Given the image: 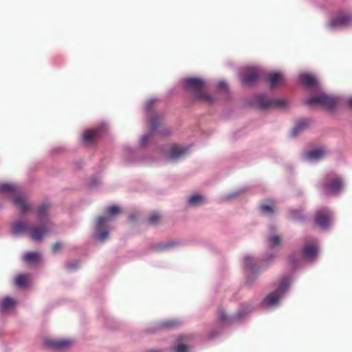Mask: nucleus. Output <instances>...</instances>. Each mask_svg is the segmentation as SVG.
<instances>
[{
	"mask_svg": "<svg viewBox=\"0 0 352 352\" xmlns=\"http://www.w3.org/2000/svg\"><path fill=\"white\" fill-rule=\"evenodd\" d=\"M49 206L43 204L36 212L38 219L37 225H32L23 221L12 223V230L14 234H27L35 241H41L51 229V223L48 218Z\"/></svg>",
	"mask_w": 352,
	"mask_h": 352,
	"instance_id": "f257e3e1",
	"label": "nucleus"
},
{
	"mask_svg": "<svg viewBox=\"0 0 352 352\" xmlns=\"http://www.w3.org/2000/svg\"><path fill=\"white\" fill-rule=\"evenodd\" d=\"M184 87L186 89L192 91L197 99L207 102L212 101V97L204 92L205 82L202 79L197 78H187L184 80Z\"/></svg>",
	"mask_w": 352,
	"mask_h": 352,
	"instance_id": "f03ea898",
	"label": "nucleus"
},
{
	"mask_svg": "<svg viewBox=\"0 0 352 352\" xmlns=\"http://www.w3.org/2000/svg\"><path fill=\"white\" fill-rule=\"evenodd\" d=\"M290 284V280L284 277L280 279L279 284L275 291L269 294L264 299V302L267 306H274L276 305L281 296L286 292L287 289L289 288Z\"/></svg>",
	"mask_w": 352,
	"mask_h": 352,
	"instance_id": "7ed1b4c3",
	"label": "nucleus"
},
{
	"mask_svg": "<svg viewBox=\"0 0 352 352\" xmlns=\"http://www.w3.org/2000/svg\"><path fill=\"white\" fill-rule=\"evenodd\" d=\"M305 103L308 105L320 104L328 109H333L337 103L338 99L326 94L315 95L307 98Z\"/></svg>",
	"mask_w": 352,
	"mask_h": 352,
	"instance_id": "20e7f679",
	"label": "nucleus"
},
{
	"mask_svg": "<svg viewBox=\"0 0 352 352\" xmlns=\"http://www.w3.org/2000/svg\"><path fill=\"white\" fill-rule=\"evenodd\" d=\"M343 188V182L338 176L328 175L321 184V188L327 193H338Z\"/></svg>",
	"mask_w": 352,
	"mask_h": 352,
	"instance_id": "39448f33",
	"label": "nucleus"
},
{
	"mask_svg": "<svg viewBox=\"0 0 352 352\" xmlns=\"http://www.w3.org/2000/svg\"><path fill=\"white\" fill-rule=\"evenodd\" d=\"M109 220L107 216H100L96 219V232L98 239L101 241H105L109 237V230L107 224Z\"/></svg>",
	"mask_w": 352,
	"mask_h": 352,
	"instance_id": "423d86ee",
	"label": "nucleus"
},
{
	"mask_svg": "<svg viewBox=\"0 0 352 352\" xmlns=\"http://www.w3.org/2000/svg\"><path fill=\"white\" fill-rule=\"evenodd\" d=\"M256 103L258 106L262 109H265L268 108H276L283 107L285 104V101L284 100L279 99H268L264 95H259L256 98Z\"/></svg>",
	"mask_w": 352,
	"mask_h": 352,
	"instance_id": "0eeeda50",
	"label": "nucleus"
},
{
	"mask_svg": "<svg viewBox=\"0 0 352 352\" xmlns=\"http://www.w3.org/2000/svg\"><path fill=\"white\" fill-rule=\"evenodd\" d=\"M331 220L330 211L327 208L318 210L315 215L314 223L322 229L327 228Z\"/></svg>",
	"mask_w": 352,
	"mask_h": 352,
	"instance_id": "6e6552de",
	"label": "nucleus"
},
{
	"mask_svg": "<svg viewBox=\"0 0 352 352\" xmlns=\"http://www.w3.org/2000/svg\"><path fill=\"white\" fill-rule=\"evenodd\" d=\"M261 72L256 68H248L241 76V82L246 85H253L260 77Z\"/></svg>",
	"mask_w": 352,
	"mask_h": 352,
	"instance_id": "1a4fd4ad",
	"label": "nucleus"
},
{
	"mask_svg": "<svg viewBox=\"0 0 352 352\" xmlns=\"http://www.w3.org/2000/svg\"><path fill=\"white\" fill-rule=\"evenodd\" d=\"M72 344L73 341L68 339L56 340L47 338L44 340L45 346L54 350L66 349L71 346Z\"/></svg>",
	"mask_w": 352,
	"mask_h": 352,
	"instance_id": "9d476101",
	"label": "nucleus"
},
{
	"mask_svg": "<svg viewBox=\"0 0 352 352\" xmlns=\"http://www.w3.org/2000/svg\"><path fill=\"white\" fill-rule=\"evenodd\" d=\"M352 22V16L346 13H339L334 16L330 21L329 25L331 28H336L339 26H346Z\"/></svg>",
	"mask_w": 352,
	"mask_h": 352,
	"instance_id": "9b49d317",
	"label": "nucleus"
},
{
	"mask_svg": "<svg viewBox=\"0 0 352 352\" xmlns=\"http://www.w3.org/2000/svg\"><path fill=\"white\" fill-rule=\"evenodd\" d=\"M0 192L13 196L12 198H21L19 193V188L13 183H1L0 184Z\"/></svg>",
	"mask_w": 352,
	"mask_h": 352,
	"instance_id": "f8f14e48",
	"label": "nucleus"
},
{
	"mask_svg": "<svg viewBox=\"0 0 352 352\" xmlns=\"http://www.w3.org/2000/svg\"><path fill=\"white\" fill-rule=\"evenodd\" d=\"M326 153V149L324 147H320L306 153L305 157L308 160L316 161L323 157Z\"/></svg>",
	"mask_w": 352,
	"mask_h": 352,
	"instance_id": "ddd939ff",
	"label": "nucleus"
},
{
	"mask_svg": "<svg viewBox=\"0 0 352 352\" xmlns=\"http://www.w3.org/2000/svg\"><path fill=\"white\" fill-rule=\"evenodd\" d=\"M12 204L21 214L33 211L32 207L27 203V199H12Z\"/></svg>",
	"mask_w": 352,
	"mask_h": 352,
	"instance_id": "4468645a",
	"label": "nucleus"
},
{
	"mask_svg": "<svg viewBox=\"0 0 352 352\" xmlns=\"http://www.w3.org/2000/svg\"><path fill=\"white\" fill-rule=\"evenodd\" d=\"M99 129H92L85 131L82 135V140L87 144H93L99 137Z\"/></svg>",
	"mask_w": 352,
	"mask_h": 352,
	"instance_id": "2eb2a0df",
	"label": "nucleus"
},
{
	"mask_svg": "<svg viewBox=\"0 0 352 352\" xmlns=\"http://www.w3.org/2000/svg\"><path fill=\"white\" fill-rule=\"evenodd\" d=\"M267 81L270 86L274 87L284 82V76L280 72H272L267 75Z\"/></svg>",
	"mask_w": 352,
	"mask_h": 352,
	"instance_id": "dca6fc26",
	"label": "nucleus"
},
{
	"mask_svg": "<svg viewBox=\"0 0 352 352\" xmlns=\"http://www.w3.org/2000/svg\"><path fill=\"white\" fill-rule=\"evenodd\" d=\"M318 252V247L316 245H306L302 250V255L307 259H314Z\"/></svg>",
	"mask_w": 352,
	"mask_h": 352,
	"instance_id": "f3484780",
	"label": "nucleus"
},
{
	"mask_svg": "<svg viewBox=\"0 0 352 352\" xmlns=\"http://www.w3.org/2000/svg\"><path fill=\"white\" fill-rule=\"evenodd\" d=\"M23 259L28 264L36 265L41 262V256L37 252H29L24 254Z\"/></svg>",
	"mask_w": 352,
	"mask_h": 352,
	"instance_id": "a211bd4d",
	"label": "nucleus"
},
{
	"mask_svg": "<svg viewBox=\"0 0 352 352\" xmlns=\"http://www.w3.org/2000/svg\"><path fill=\"white\" fill-rule=\"evenodd\" d=\"M188 150L185 148L179 146H174L170 152V157L173 160H177L182 156L186 155Z\"/></svg>",
	"mask_w": 352,
	"mask_h": 352,
	"instance_id": "6ab92c4d",
	"label": "nucleus"
},
{
	"mask_svg": "<svg viewBox=\"0 0 352 352\" xmlns=\"http://www.w3.org/2000/svg\"><path fill=\"white\" fill-rule=\"evenodd\" d=\"M162 216L157 212L151 213L145 220L147 225L150 226H156L160 223Z\"/></svg>",
	"mask_w": 352,
	"mask_h": 352,
	"instance_id": "aec40b11",
	"label": "nucleus"
},
{
	"mask_svg": "<svg viewBox=\"0 0 352 352\" xmlns=\"http://www.w3.org/2000/svg\"><path fill=\"white\" fill-rule=\"evenodd\" d=\"M15 305L14 300L10 297H5L0 302V310L2 312L6 311L12 308Z\"/></svg>",
	"mask_w": 352,
	"mask_h": 352,
	"instance_id": "412c9836",
	"label": "nucleus"
},
{
	"mask_svg": "<svg viewBox=\"0 0 352 352\" xmlns=\"http://www.w3.org/2000/svg\"><path fill=\"white\" fill-rule=\"evenodd\" d=\"M300 81L307 87H312L316 84V78L310 74H303L300 76Z\"/></svg>",
	"mask_w": 352,
	"mask_h": 352,
	"instance_id": "4be33fe9",
	"label": "nucleus"
},
{
	"mask_svg": "<svg viewBox=\"0 0 352 352\" xmlns=\"http://www.w3.org/2000/svg\"><path fill=\"white\" fill-rule=\"evenodd\" d=\"M309 122L307 120L300 121L293 129L292 134L293 136H296L298 133L307 128Z\"/></svg>",
	"mask_w": 352,
	"mask_h": 352,
	"instance_id": "5701e85b",
	"label": "nucleus"
},
{
	"mask_svg": "<svg viewBox=\"0 0 352 352\" xmlns=\"http://www.w3.org/2000/svg\"><path fill=\"white\" fill-rule=\"evenodd\" d=\"M28 276L24 274L19 275L15 278V284L19 287H23L26 285Z\"/></svg>",
	"mask_w": 352,
	"mask_h": 352,
	"instance_id": "b1692460",
	"label": "nucleus"
},
{
	"mask_svg": "<svg viewBox=\"0 0 352 352\" xmlns=\"http://www.w3.org/2000/svg\"><path fill=\"white\" fill-rule=\"evenodd\" d=\"M205 199H188L186 206L188 208L198 207L204 204Z\"/></svg>",
	"mask_w": 352,
	"mask_h": 352,
	"instance_id": "393cba45",
	"label": "nucleus"
},
{
	"mask_svg": "<svg viewBox=\"0 0 352 352\" xmlns=\"http://www.w3.org/2000/svg\"><path fill=\"white\" fill-rule=\"evenodd\" d=\"M280 242V239L278 236H273L268 239V244L271 248H273L279 245Z\"/></svg>",
	"mask_w": 352,
	"mask_h": 352,
	"instance_id": "a878e982",
	"label": "nucleus"
},
{
	"mask_svg": "<svg viewBox=\"0 0 352 352\" xmlns=\"http://www.w3.org/2000/svg\"><path fill=\"white\" fill-rule=\"evenodd\" d=\"M120 209L116 206H112L107 208L106 215L108 217L113 216L119 213Z\"/></svg>",
	"mask_w": 352,
	"mask_h": 352,
	"instance_id": "bb28decb",
	"label": "nucleus"
},
{
	"mask_svg": "<svg viewBox=\"0 0 352 352\" xmlns=\"http://www.w3.org/2000/svg\"><path fill=\"white\" fill-rule=\"evenodd\" d=\"M174 352H187L188 346L184 344H179L173 348Z\"/></svg>",
	"mask_w": 352,
	"mask_h": 352,
	"instance_id": "cd10ccee",
	"label": "nucleus"
},
{
	"mask_svg": "<svg viewBox=\"0 0 352 352\" xmlns=\"http://www.w3.org/2000/svg\"><path fill=\"white\" fill-rule=\"evenodd\" d=\"M261 210L265 214H272L274 212L273 208L267 205L261 206Z\"/></svg>",
	"mask_w": 352,
	"mask_h": 352,
	"instance_id": "c85d7f7f",
	"label": "nucleus"
},
{
	"mask_svg": "<svg viewBox=\"0 0 352 352\" xmlns=\"http://www.w3.org/2000/svg\"><path fill=\"white\" fill-rule=\"evenodd\" d=\"M244 262L247 268H248L250 270H252L253 269V258L250 256H245L244 258Z\"/></svg>",
	"mask_w": 352,
	"mask_h": 352,
	"instance_id": "c756f323",
	"label": "nucleus"
},
{
	"mask_svg": "<svg viewBox=\"0 0 352 352\" xmlns=\"http://www.w3.org/2000/svg\"><path fill=\"white\" fill-rule=\"evenodd\" d=\"M161 123V119L157 116H154L151 118V124L152 129H155L157 126Z\"/></svg>",
	"mask_w": 352,
	"mask_h": 352,
	"instance_id": "7c9ffc66",
	"label": "nucleus"
},
{
	"mask_svg": "<svg viewBox=\"0 0 352 352\" xmlns=\"http://www.w3.org/2000/svg\"><path fill=\"white\" fill-rule=\"evenodd\" d=\"M218 319L221 322H225L228 321V316L225 311L223 310L219 311Z\"/></svg>",
	"mask_w": 352,
	"mask_h": 352,
	"instance_id": "2f4dec72",
	"label": "nucleus"
},
{
	"mask_svg": "<svg viewBox=\"0 0 352 352\" xmlns=\"http://www.w3.org/2000/svg\"><path fill=\"white\" fill-rule=\"evenodd\" d=\"M295 256V254H293L288 257V261L292 267H296L298 263V260L296 259Z\"/></svg>",
	"mask_w": 352,
	"mask_h": 352,
	"instance_id": "473e14b6",
	"label": "nucleus"
},
{
	"mask_svg": "<svg viewBox=\"0 0 352 352\" xmlns=\"http://www.w3.org/2000/svg\"><path fill=\"white\" fill-rule=\"evenodd\" d=\"M175 324V322L174 321L168 320L164 321L161 324V327L162 328H171L173 327Z\"/></svg>",
	"mask_w": 352,
	"mask_h": 352,
	"instance_id": "72a5a7b5",
	"label": "nucleus"
},
{
	"mask_svg": "<svg viewBox=\"0 0 352 352\" xmlns=\"http://www.w3.org/2000/svg\"><path fill=\"white\" fill-rule=\"evenodd\" d=\"M170 245V244H169V243L163 244V245L160 244V245H156L155 247V249L157 251H161V250L167 249Z\"/></svg>",
	"mask_w": 352,
	"mask_h": 352,
	"instance_id": "f704fd0d",
	"label": "nucleus"
},
{
	"mask_svg": "<svg viewBox=\"0 0 352 352\" xmlns=\"http://www.w3.org/2000/svg\"><path fill=\"white\" fill-rule=\"evenodd\" d=\"M148 138H149V135H144L142 138V140H141V144L142 146H144L146 144L148 140Z\"/></svg>",
	"mask_w": 352,
	"mask_h": 352,
	"instance_id": "c9c22d12",
	"label": "nucleus"
},
{
	"mask_svg": "<svg viewBox=\"0 0 352 352\" xmlns=\"http://www.w3.org/2000/svg\"><path fill=\"white\" fill-rule=\"evenodd\" d=\"M61 248V243H56L54 244L52 247V250L54 252H57L60 248Z\"/></svg>",
	"mask_w": 352,
	"mask_h": 352,
	"instance_id": "e433bc0d",
	"label": "nucleus"
},
{
	"mask_svg": "<svg viewBox=\"0 0 352 352\" xmlns=\"http://www.w3.org/2000/svg\"><path fill=\"white\" fill-rule=\"evenodd\" d=\"M218 87L220 88V89H226L227 88V85H226V83L225 82H219V84H218Z\"/></svg>",
	"mask_w": 352,
	"mask_h": 352,
	"instance_id": "4c0bfd02",
	"label": "nucleus"
},
{
	"mask_svg": "<svg viewBox=\"0 0 352 352\" xmlns=\"http://www.w3.org/2000/svg\"><path fill=\"white\" fill-rule=\"evenodd\" d=\"M188 338L186 336H180L178 337V341L186 340Z\"/></svg>",
	"mask_w": 352,
	"mask_h": 352,
	"instance_id": "58836bf2",
	"label": "nucleus"
},
{
	"mask_svg": "<svg viewBox=\"0 0 352 352\" xmlns=\"http://www.w3.org/2000/svg\"><path fill=\"white\" fill-rule=\"evenodd\" d=\"M129 219L130 221H133L135 220V215L134 214H131L129 215Z\"/></svg>",
	"mask_w": 352,
	"mask_h": 352,
	"instance_id": "ea45409f",
	"label": "nucleus"
},
{
	"mask_svg": "<svg viewBox=\"0 0 352 352\" xmlns=\"http://www.w3.org/2000/svg\"><path fill=\"white\" fill-rule=\"evenodd\" d=\"M153 102V100H150L147 102L146 104V109L148 110L152 104V103Z\"/></svg>",
	"mask_w": 352,
	"mask_h": 352,
	"instance_id": "a19ab883",
	"label": "nucleus"
},
{
	"mask_svg": "<svg viewBox=\"0 0 352 352\" xmlns=\"http://www.w3.org/2000/svg\"><path fill=\"white\" fill-rule=\"evenodd\" d=\"M189 198L195 199V198H202V197L201 195H199L198 194H195V195H191Z\"/></svg>",
	"mask_w": 352,
	"mask_h": 352,
	"instance_id": "79ce46f5",
	"label": "nucleus"
},
{
	"mask_svg": "<svg viewBox=\"0 0 352 352\" xmlns=\"http://www.w3.org/2000/svg\"><path fill=\"white\" fill-rule=\"evenodd\" d=\"M348 104L352 108V98L348 99Z\"/></svg>",
	"mask_w": 352,
	"mask_h": 352,
	"instance_id": "37998d69",
	"label": "nucleus"
},
{
	"mask_svg": "<svg viewBox=\"0 0 352 352\" xmlns=\"http://www.w3.org/2000/svg\"><path fill=\"white\" fill-rule=\"evenodd\" d=\"M67 267H68V268H69V269H72V268H73V267H72L70 264H68V265H67Z\"/></svg>",
	"mask_w": 352,
	"mask_h": 352,
	"instance_id": "c03bdc74",
	"label": "nucleus"
},
{
	"mask_svg": "<svg viewBox=\"0 0 352 352\" xmlns=\"http://www.w3.org/2000/svg\"><path fill=\"white\" fill-rule=\"evenodd\" d=\"M149 352H157V351L153 349V350H151Z\"/></svg>",
	"mask_w": 352,
	"mask_h": 352,
	"instance_id": "a18cd8bd",
	"label": "nucleus"
}]
</instances>
